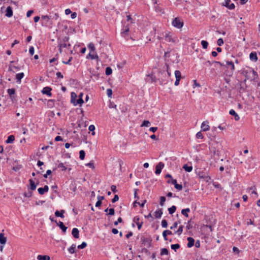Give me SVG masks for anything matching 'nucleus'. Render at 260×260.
<instances>
[{
    "instance_id": "obj_50",
    "label": "nucleus",
    "mask_w": 260,
    "mask_h": 260,
    "mask_svg": "<svg viewBox=\"0 0 260 260\" xmlns=\"http://www.w3.org/2000/svg\"><path fill=\"white\" fill-rule=\"evenodd\" d=\"M88 129L89 131L92 132V135H95V132H94V131L95 130V126L94 125H90L88 127Z\"/></svg>"
},
{
    "instance_id": "obj_40",
    "label": "nucleus",
    "mask_w": 260,
    "mask_h": 260,
    "mask_svg": "<svg viewBox=\"0 0 260 260\" xmlns=\"http://www.w3.org/2000/svg\"><path fill=\"white\" fill-rule=\"evenodd\" d=\"M175 76L176 79H179V80H180L181 78V72L179 71H178V70L175 71Z\"/></svg>"
},
{
    "instance_id": "obj_14",
    "label": "nucleus",
    "mask_w": 260,
    "mask_h": 260,
    "mask_svg": "<svg viewBox=\"0 0 260 260\" xmlns=\"http://www.w3.org/2000/svg\"><path fill=\"white\" fill-rule=\"evenodd\" d=\"M5 15L8 17H11L13 16L12 8L10 6L7 8Z\"/></svg>"
},
{
    "instance_id": "obj_30",
    "label": "nucleus",
    "mask_w": 260,
    "mask_h": 260,
    "mask_svg": "<svg viewBox=\"0 0 260 260\" xmlns=\"http://www.w3.org/2000/svg\"><path fill=\"white\" fill-rule=\"evenodd\" d=\"M15 140V137L13 135L8 136L6 142L8 144L12 143Z\"/></svg>"
},
{
    "instance_id": "obj_1",
    "label": "nucleus",
    "mask_w": 260,
    "mask_h": 260,
    "mask_svg": "<svg viewBox=\"0 0 260 260\" xmlns=\"http://www.w3.org/2000/svg\"><path fill=\"white\" fill-rule=\"evenodd\" d=\"M171 74L168 66H167L166 70L160 71L158 73L157 78L160 84H166L168 82V78L170 77Z\"/></svg>"
},
{
    "instance_id": "obj_12",
    "label": "nucleus",
    "mask_w": 260,
    "mask_h": 260,
    "mask_svg": "<svg viewBox=\"0 0 260 260\" xmlns=\"http://www.w3.org/2000/svg\"><path fill=\"white\" fill-rule=\"evenodd\" d=\"M201 129L203 132H206L210 129V126L208 125V122L207 121H203L201 124Z\"/></svg>"
},
{
    "instance_id": "obj_33",
    "label": "nucleus",
    "mask_w": 260,
    "mask_h": 260,
    "mask_svg": "<svg viewBox=\"0 0 260 260\" xmlns=\"http://www.w3.org/2000/svg\"><path fill=\"white\" fill-rule=\"evenodd\" d=\"M165 37V40L167 42H171L173 41V39L172 38L171 36L170 35L169 33H166Z\"/></svg>"
},
{
    "instance_id": "obj_55",
    "label": "nucleus",
    "mask_w": 260,
    "mask_h": 260,
    "mask_svg": "<svg viewBox=\"0 0 260 260\" xmlns=\"http://www.w3.org/2000/svg\"><path fill=\"white\" fill-rule=\"evenodd\" d=\"M191 220H189L187 223V225H186V228L188 229V230H190L192 228V224L191 223Z\"/></svg>"
},
{
    "instance_id": "obj_5",
    "label": "nucleus",
    "mask_w": 260,
    "mask_h": 260,
    "mask_svg": "<svg viewBox=\"0 0 260 260\" xmlns=\"http://www.w3.org/2000/svg\"><path fill=\"white\" fill-rule=\"evenodd\" d=\"M172 25L177 28H181L183 26V22L178 18L176 17L173 19L172 22Z\"/></svg>"
},
{
    "instance_id": "obj_60",
    "label": "nucleus",
    "mask_w": 260,
    "mask_h": 260,
    "mask_svg": "<svg viewBox=\"0 0 260 260\" xmlns=\"http://www.w3.org/2000/svg\"><path fill=\"white\" fill-rule=\"evenodd\" d=\"M175 188L178 190H181L182 189V185L181 184H175Z\"/></svg>"
},
{
    "instance_id": "obj_43",
    "label": "nucleus",
    "mask_w": 260,
    "mask_h": 260,
    "mask_svg": "<svg viewBox=\"0 0 260 260\" xmlns=\"http://www.w3.org/2000/svg\"><path fill=\"white\" fill-rule=\"evenodd\" d=\"M85 152L84 150H82L79 151V158L81 160H83L85 158Z\"/></svg>"
},
{
    "instance_id": "obj_57",
    "label": "nucleus",
    "mask_w": 260,
    "mask_h": 260,
    "mask_svg": "<svg viewBox=\"0 0 260 260\" xmlns=\"http://www.w3.org/2000/svg\"><path fill=\"white\" fill-rule=\"evenodd\" d=\"M213 63L215 64V67H216V65H217V64L219 65L220 66L222 67V68L224 66V63H222V62H221L220 61H213Z\"/></svg>"
},
{
    "instance_id": "obj_42",
    "label": "nucleus",
    "mask_w": 260,
    "mask_h": 260,
    "mask_svg": "<svg viewBox=\"0 0 260 260\" xmlns=\"http://www.w3.org/2000/svg\"><path fill=\"white\" fill-rule=\"evenodd\" d=\"M57 167L61 170V171H66L67 168L65 166L64 164L62 162H60L58 165Z\"/></svg>"
},
{
    "instance_id": "obj_24",
    "label": "nucleus",
    "mask_w": 260,
    "mask_h": 260,
    "mask_svg": "<svg viewBox=\"0 0 260 260\" xmlns=\"http://www.w3.org/2000/svg\"><path fill=\"white\" fill-rule=\"evenodd\" d=\"M56 223L63 233L66 232L67 227L64 225L62 222L59 221L58 223L57 222Z\"/></svg>"
},
{
    "instance_id": "obj_11",
    "label": "nucleus",
    "mask_w": 260,
    "mask_h": 260,
    "mask_svg": "<svg viewBox=\"0 0 260 260\" xmlns=\"http://www.w3.org/2000/svg\"><path fill=\"white\" fill-rule=\"evenodd\" d=\"M146 80H147V82L152 83L156 82L158 79L153 74H150L147 75V77Z\"/></svg>"
},
{
    "instance_id": "obj_27",
    "label": "nucleus",
    "mask_w": 260,
    "mask_h": 260,
    "mask_svg": "<svg viewBox=\"0 0 260 260\" xmlns=\"http://www.w3.org/2000/svg\"><path fill=\"white\" fill-rule=\"evenodd\" d=\"M64 212H65V211L63 210H61L60 211L56 210L55 212V215L56 217H60L61 218H63L64 217L63 214Z\"/></svg>"
},
{
    "instance_id": "obj_58",
    "label": "nucleus",
    "mask_w": 260,
    "mask_h": 260,
    "mask_svg": "<svg viewBox=\"0 0 260 260\" xmlns=\"http://www.w3.org/2000/svg\"><path fill=\"white\" fill-rule=\"evenodd\" d=\"M23 194L26 198H30L32 196V193L31 191H28V192H24Z\"/></svg>"
},
{
    "instance_id": "obj_8",
    "label": "nucleus",
    "mask_w": 260,
    "mask_h": 260,
    "mask_svg": "<svg viewBox=\"0 0 260 260\" xmlns=\"http://www.w3.org/2000/svg\"><path fill=\"white\" fill-rule=\"evenodd\" d=\"M133 222L136 223L137 225L138 229L140 230L142 228L143 222L142 221H140V218L139 216H136L133 218Z\"/></svg>"
},
{
    "instance_id": "obj_49",
    "label": "nucleus",
    "mask_w": 260,
    "mask_h": 260,
    "mask_svg": "<svg viewBox=\"0 0 260 260\" xmlns=\"http://www.w3.org/2000/svg\"><path fill=\"white\" fill-rule=\"evenodd\" d=\"M150 125V122L148 120H144L141 125V126H146L148 127Z\"/></svg>"
},
{
    "instance_id": "obj_41",
    "label": "nucleus",
    "mask_w": 260,
    "mask_h": 260,
    "mask_svg": "<svg viewBox=\"0 0 260 260\" xmlns=\"http://www.w3.org/2000/svg\"><path fill=\"white\" fill-rule=\"evenodd\" d=\"M83 103L84 101L83 99L78 98V99H77L75 103H74V106H77V105H81Z\"/></svg>"
},
{
    "instance_id": "obj_19",
    "label": "nucleus",
    "mask_w": 260,
    "mask_h": 260,
    "mask_svg": "<svg viewBox=\"0 0 260 260\" xmlns=\"http://www.w3.org/2000/svg\"><path fill=\"white\" fill-rule=\"evenodd\" d=\"M250 59L252 61H256L257 60V54L255 52H252L249 55Z\"/></svg>"
},
{
    "instance_id": "obj_4",
    "label": "nucleus",
    "mask_w": 260,
    "mask_h": 260,
    "mask_svg": "<svg viewBox=\"0 0 260 260\" xmlns=\"http://www.w3.org/2000/svg\"><path fill=\"white\" fill-rule=\"evenodd\" d=\"M41 24L42 26L51 27L52 22L51 18L48 15H42L41 16Z\"/></svg>"
},
{
    "instance_id": "obj_6",
    "label": "nucleus",
    "mask_w": 260,
    "mask_h": 260,
    "mask_svg": "<svg viewBox=\"0 0 260 260\" xmlns=\"http://www.w3.org/2000/svg\"><path fill=\"white\" fill-rule=\"evenodd\" d=\"M165 166L164 164L162 162H159L155 167V173L156 175H159L161 172L162 169Z\"/></svg>"
},
{
    "instance_id": "obj_52",
    "label": "nucleus",
    "mask_w": 260,
    "mask_h": 260,
    "mask_svg": "<svg viewBox=\"0 0 260 260\" xmlns=\"http://www.w3.org/2000/svg\"><path fill=\"white\" fill-rule=\"evenodd\" d=\"M161 226L164 228H166L168 226V222L166 220L163 219L161 221Z\"/></svg>"
},
{
    "instance_id": "obj_51",
    "label": "nucleus",
    "mask_w": 260,
    "mask_h": 260,
    "mask_svg": "<svg viewBox=\"0 0 260 260\" xmlns=\"http://www.w3.org/2000/svg\"><path fill=\"white\" fill-rule=\"evenodd\" d=\"M87 246V243L85 242H83L81 244L78 246V249H83Z\"/></svg>"
},
{
    "instance_id": "obj_26",
    "label": "nucleus",
    "mask_w": 260,
    "mask_h": 260,
    "mask_svg": "<svg viewBox=\"0 0 260 260\" xmlns=\"http://www.w3.org/2000/svg\"><path fill=\"white\" fill-rule=\"evenodd\" d=\"M182 168L187 172H190L192 170V166L188 165L187 164L184 165Z\"/></svg>"
},
{
    "instance_id": "obj_2",
    "label": "nucleus",
    "mask_w": 260,
    "mask_h": 260,
    "mask_svg": "<svg viewBox=\"0 0 260 260\" xmlns=\"http://www.w3.org/2000/svg\"><path fill=\"white\" fill-rule=\"evenodd\" d=\"M227 69V71L225 72V75L231 77L233 75L235 70V66L234 62L232 61L227 60L223 67V69Z\"/></svg>"
},
{
    "instance_id": "obj_25",
    "label": "nucleus",
    "mask_w": 260,
    "mask_h": 260,
    "mask_svg": "<svg viewBox=\"0 0 260 260\" xmlns=\"http://www.w3.org/2000/svg\"><path fill=\"white\" fill-rule=\"evenodd\" d=\"M172 234V232L170 230H165L162 232L163 237L164 238V240L166 241L168 240L167 235H171Z\"/></svg>"
},
{
    "instance_id": "obj_36",
    "label": "nucleus",
    "mask_w": 260,
    "mask_h": 260,
    "mask_svg": "<svg viewBox=\"0 0 260 260\" xmlns=\"http://www.w3.org/2000/svg\"><path fill=\"white\" fill-rule=\"evenodd\" d=\"M88 48L90 50V52H93L94 53L95 51V47L93 43H90L88 45Z\"/></svg>"
},
{
    "instance_id": "obj_48",
    "label": "nucleus",
    "mask_w": 260,
    "mask_h": 260,
    "mask_svg": "<svg viewBox=\"0 0 260 260\" xmlns=\"http://www.w3.org/2000/svg\"><path fill=\"white\" fill-rule=\"evenodd\" d=\"M201 44L204 49H207L208 46V43L207 41L205 40H202L201 41Z\"/></svg>"
},
{
    "instance_id": "obj_29",
    "label": "nucleus",
    "mask_w": 260,
    "mask_h": 260,
    "mask_svg": "<svg viewBox=\"0 0 260 260\" xmlns=\"http://www.w3.org/2000/svg\"><path fill=\"white\" fill-rule=\"evenodd\" d=\"M190 211V209L188 208L183 209L181 210V214L183 215L186 217H188V213Z\"/></svg>"
},
{
    "instance_id": "obj_46",
    "label": "nucleus",
    "mask_w": 260,
    "mask_h": 260,
    "mask_svg": "<svg viewBox=\"0 0 260 260\" xmlns=\"http://www.w3.org/2000/svg\"><path fill=\"white\" fill-rule=\"evenodd\" d=\"M183 225L179 226L177 231L175 232V234H178L179 235H181L183 232Z\"/></svg>"
},
{
    "instance_id": "obj_62",
    "label": "nucleus",
    "mask_w": 260,
    "mask_h": 260,
    "mask_svg": "<svg viewBox=\"0 0 260 260\" xmlns=\"http://www.w3.org/2000/svg\"><path fill=\"white\" fill-rule=\"evenodd\" d=\"M29 53L32 55L35 53V49L33 46H31L29 48Z\"/></svg>"
},
{
    "instance_id": "obj_63",
    "label": "nucleus",
    "mask_w": 260,
    "mask_h": 260,
    "mask_svg": "<svg viewBox=\"0 0 260 260\" xmlns=\"http://www.w3.org/2000/svg\"><path fill=\"white\" fill-rule=\"evenodd\" d=\"M118 200H119L118 196L117 195V194H115L114 196V198L112 200V203H115V202H117Z\"/></svg>"
},
{
    "instance_id": "obj_17",
    "label": "nucleus",
    "mask_w": 260,
    "mask_h": 260,
    "mask_svg": "<svg viewBox=\"0 0 260 260\" xmlns=\"http://www.w3.org/2000/svg\"><path fill=\"white\" fill-rule=\"evenodd\" d=\"M73 236L76 239L79 237V231L77 228H74L72 231Z\"/></svg>"
},
{
    "instance_id": "obj_54",
    "label": "nucleus",
    "mask_w": 260,
    "mask_h": 260,
    "mask_svg": "<svg viewBox=\"0 0 260 260\" xmlns=\"http://www.w3.org/2000/svg\"><path fill=\"white\" fill-rule=\"evenodd\" d=\"M196 138L197 139H201L204 138V136H203L202 133H201V132H199L197 133Z\"/></svg>"
},
{
    "instance_id": "obj_9",
    "label": "nucleus",
    "mask_w": 260,
    "mask_h": 260,
    "mask_svg": "<svg viewBox=\"0 0 260 260\" xmlns=\"http://www.w3.org/2000/svg\"><path fill=\"white\" fill-rule=\"evenodd\" d=\"M49 190V187L48 185H45L43 187H40L38 189V192L40 194L43 195L45 192H47Z\"/></svg>"
},
{
    "instance_id": "obj_10",
    "label": "nucleus",
    "mask_w": 260,
    "mask_h": 260,
    "mask_svg": "<svg viewBox=\"0 0 260 260\" xmlns=\"http://www.w3.org/2000/svg\"><path fill=\"white\" fill-rule=\"evenodd\" d=\"M51 90L52 88L51 87L47 86L43 88V90H42V92L49 96H51L52 95L51 92Z\"/></svg>"
},
{
    "instance_id": "obj_34",
    "label": "nucleus",
    "mask_w": 260,
    "mask_h": 260,
    "mask_svg": "<svg viewBox=\"0 0 260 260\" xmlns=\"http://www.w3.org/2000/svg\"><path fill=\"white\" fill-rule=\"evenodd\" d=\"M77 96V94L75 92H72L71 93V102L72 103H73L74 105V103L76 101Z\"/></svg>"
},
{
    "instance_id": "obj_31",
    "label": "nucleus",
    "mask_w": 260,
    "mask_h": 260,
    "mask_svg": "<svg viewBox=\"0 0 260 260\" xmlns=\"http://www.w3.org/2000/svg\"><path fill=\"white\" fill-rule=\"evenodd\" d=\"M37 259L39 260H50V258L48 255H38Z\"/></svg>"
},
{
    "instance_id": "obj_44",
    "label": "nucleus",
    "mask_w": 260,
    "mask_h": 260,
    "mask_svg": "<svg viewBox=\"0 0 260 260\" xmlns=\"http://www.w3.org/2000/svg\"><path fill=\"white\" fill-rule=\"evenodd\" d=\"M146 202H147V201H146V200H145L143 202V203H142L141 204L140 202H138L137 201H135L134 202V203H133V204H134V206H136V204H138V205H139L141 207H144V205H145V204L146 203Z\"/></svg>"
},
{
    "instance_id": "obj_64",
    "label": "nucleus",
    "mask_w": 260,
    "mask_h": 260,
    "mask_svg": "<svg viewBox=\"0 0 260 260\" xmlns=\"http://www.w3.org/2000/svg\"><path fill=\"white\" fill-rule=\"evenodd\" d=\"M86 166L88 167H89V168H90L94 169V164L92 162H91V161H90V162L87 164L86 165Z\"/></svg>"
},
{
    "instance_id": "obj_56",
    "label": "nucleus",
    "mask_w": 260,
    "mask_h": 260,
    "mask_svg": "<svg viewBox=\"0 0 260 260\" xmlns=\"http://www.w3.org/2000/svg\"><path fill=\"white\" fill-rule=\"evenodd\" d=\"M166 201V198L165 197H161L160 198V205L162 206Z\"/></svg>"
},
{
    "instance_id": "obj_35",
    "label": "nucleus",
    "mask_w": 260,
    "mask_h": 260,
    "mask_svg": "<svg viewBox=\"0 0 260 260\" xmlns=\"http://www.w3.org/2000/svg\"><path fill=\"white\" fill-rule=\"evenodd\" d=\"M76 246L75 244H73L69 248L68 251L69 252L73 254L75 252V249H76Z\"/></svg>"
},
{
    "instance_id": "obj_53",
    "label": "nucleus",
    "mask_w": 260,
    "mask_h": 260,
    "mask_svg": "<svg viewBox=\"0 0 260 260\" xmlns=\"http://www.w3.org/2000/svg\"><path fill=\"white\" fill-rule=\"evenodd\" d=\"M223 43L224 42L222 38H219L217 41V44L219 46H222L223 44Z\"/></svg>"
},
{
    "instance_id": "obj_39",
    "label": "nucleus",
    "mask_w": 260,
    "mask_h": 260,
    "mask_svg": "<svg viewBox=\"0 0 260 260\" xmlns=\"http://www.w3.org/2000/svg\"><path fill=\"white\" fill-rule=\"evenodd\" d=\"M160 255H168L169 254L168 250L165 248H162L160 250Z\"/></svg>"
},
{
    "instance_id": "obj_20",
    "label": "nucleus",
    "mask_w": 260,
    "mask_h": 260,
    "mask_svg": "<svg viewBox=\"0 0 260 260\" xmlns=\"http://www.w3.org/2000/svg\"><path fill=\"white\" fill-rule=\"evenodd\" d=\"M162 214V209H159L154 212V216L156 218H160Z\"/></svg>"
},
{
    "instance_id": "obj_37",
    "label": "nucleus",
    "mask_w": 260,
    "mask_h": 260,
    "mask_svg": "<svg viewBox=\"0 0 260 260\" xmlns=\"http://www.w3.org/2000/svg\"><path fill=\"white\" fill-rule=\"evenodd\" d=\"M176 210V207L174 205L172 206L171 207L168 208V211L169 214H173Z\"/></svg>"
},
{
    "instance_id": "obj_13",
    "label": "nucleus",
    "mask_w": 260,
    "mask_h": 260,
    "mask_svg": "<svg viewBox=\"0 0 260 260\" xmlns=\"http://www.w3.org/2000/svg\"><path fill=\"white\" fill-rule=\"evenodd\" d=\"M28 181L29 183V185L28 186V188L31 190H35L36 189L37 185L36 184L35 181L32 179H29Z\"/></svg>"
},
{
    "instance_id": "obj_38",
    "label": "nucleus",
    "mask_w": 260,
    "mask_h": 260,
    "mask_svg": "<svg viewBox=\"0 0 260 260\" xmlns=\"http://www.w3.org/2000/svg\"><path fill=\"white\" fill-rule=\"evenodd\" d=\"M13 69H15L17 71H19L20 70V68L19 67H17V66H15L10 64V66L9 67V71H13Z\"/></svg>"
},
{
    "instance_id": "obj_7",
    "label": "nucleus",
    "mask_w": 260,
    "mask_h": 260,
    "mask_svg": "<svg viewBox=\"0 0 260 260\" xmlns=\"http://www.w3.org/2000/svg\"><path fill=\"white\" fill-rule=\"evenodd\" d=\"M223 6L229 8L230 10H233L235 9V5L233 3H231V0H224Z\"/></svg>"
},
{
    "instance_id": "obj_18",
    "label": "nucleus",
    "mask_w": 260,
    "mask_h": 260,
    "mask_svg": "<svg viewBox=\"0 0 260 260\" xmlns=\"http://www.w3.org/2000/svg\"><path fill=\"white\" fill-rule=\"evenodd\" d=\"M141 241L143 244H147L148 246H150L152 240L150 238L142 237L141 238Z\"/></svg>"
},
{
    "instance_id": "obj_3",
    "label": "nucleus",
    "mask_w": 260,
    "mask_h": 260,
    "mask_svg": "<svg viewBox=\"0 0 260 260\" xmlns=\"http://www.w3.org/2000/svg\"><path fill=\"white\" fill-rule=\"evenodd\" d=\"M245 78L250 81H254L258 77L257 73L252 69H248L244 72Z\"/></svg>"
},
{
    "instance_id": "obj_16",
    "label": "nucleus",
    "mask_w": 260,
    "mask_h": 260,
    "mask_svg": "<svg viewBox=\"0 0 260 260\" xmlns=\"http://www.w3.org/2000/svg\"><path fill=\"white\" fill-rule=\"evenodd\" d=\"M229 114L231 115L234 116V118L235 120L238 121L240 119L239 116L234 109H231L230 110Z\"/></svg>"
},
{
    "instance_id": "obj_28",
    "label": "nucleus",
    "mask_w": 260,
    "mask_h": 260,
    "mask_svg": "<svg viewBox=\"0 0 260 260\" xmlns=\"http://www.w3.org/2000/svg\"><path fill=\"white\" fill-rule=\"evenodd\" d=\"M6 241H7V239L4 236V234L1 233L0 234V243L2 245H4L6 243Z\"/></svg>"
},
{
    "instance_id": "obj_59",
    "label": "nucleus",
    "mask_w": 260,
    "mask_h": 260,
    "mask_svg": "<svg viewBox=\"0 0 260 260\" xmlns=\"http://www.w3.org/2000/svg\"><path fill=\"white\" fill-rule=\"evenodd\" d=\"M107 94L109 98H111L112 94V90L111 89H108L107 90Z\"/></svg>"
},
{
    "instance_id": "obj_32",
    "label": "nucleus",
    "mask_w": 260,
    "mask_h": 260,
    "mask_svg": "<svg viewBox=\"0 0 260 260\" xmlns=\"http://www.w3.org/2000/svg\"><path fill=\"white\" fill-rule=\"evenodd\" d=\"M129 31V27L127 26H126L124 28H123L121 31V34L124 36V35H127V32Z\"/></svg>"
},
{
    "instance_id": "obj_45",
    "label": "nucleus",
    "mask_w": 260,
    "mask_h": 260,
    "mask_svg": "<svg viewBox=\"0 0 260 260\" xmlns=\"http://www.w3.org/2000/svg\"><path fill=\"white\" fill-rule=\"evenodd\" d=\"M180 247V245L179 244H172L171 245V247L173 250H174L175 251H176L177 249H179Z\"/></svg>"
},
{
    "instance_id": "obj_61",
    "label": "nucleus",
    "mask_w": 260,
    "mask_h": 260,
    "mask_svg": "<svg viewBox=\"0 0 260 260\" xmlns=\"http://www.w3.org/2000/svg\"><path fill=\"white\" fill-rule=\"evenodd\" d=\"M122 222V219L121 217H119L117 221H115L114 223L115 225H117L118 223H121Z\"/></svg>"
},
{
    "instance_id": "obj_23",
    "label": "nucleus",
    "mask_w": 260,
    "mask_h": 260,
    "mask_svg": "<svg viewBox=\"0 0 260 260\" xmlns=\"http://www.w3.org/2000/svg\"><path fill=\"white\" fill-rule=\"evenodd\" d=\"M15 92L16 90L14 88H9L7 90V93L12 99L14 98L13 95L15 94Z\"/></svg>"
},
{
    "instance_id": "obj_22",
    "label": "nucleus",
    "mask_w": 260,
    "mask_h": 260,
    "mask_svg": "<svg viewBox=\"0 0 260 260\" xmlns=\"http://www.w3.org/2000/svg\"><path fill=\"white\" fill-rule=\"evenodd\" d=\"M24 74L23 73H20L17 74L16 75V79L17 80V82L20 83L21 79L24 77Z\"/></svg>"
},
{
    "instance_id": "obj_21",
    "label": "nucleus",
    "mask_w": 260,
    "mask_h": 260,
    "mask_svg": "<svg viewBox=\"0 0 260 260\" xmlns=\"http://www.w3.org/2000/svg\"><path fill=\"white\" fill-rule=\"evenodd\" d=\"M187 247H192L194 244V240L193 238L191 237H188L187 238Z\"/></svg>"
},
{
    "instance_id": "obj_47",
    "label": "nucleus",
    "mask_w": 260,
    "mask_h": 260,
    "mask_svg": "<svg viewBox=\"0 0 260 260\" xmlns=\"http://www.w3.org/2000/svg\"><path fill=\"white\" fill-rule=\"evenodd\" d=\"M112 73V70L110 67H107L105 70V74L106 75H110Z\"/></svg>"
},
{
    "instance_id": "obj_15",
    "label": "nucleus",
    "mask_w": 260,
    "mask_h": 260,
    "mask_svg": "<svg viewBox=\"0 0 260 260\" xmlns=\"http://www.w3.org/2000/svg\"><path fill=\"white\" fill-rule=\"evenodd\" d=\"M91 58V59H96L97 61L99 60V56L96 53L94 54L92 52H89L86 56V58Z\"/></svg>"
}]
</instances>
